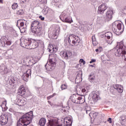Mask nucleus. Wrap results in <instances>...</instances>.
I'll return each instance as SVG.
<instances>
[{"instance_id":"f257e3e1","label":"nucleus","mask_w":126,"mask_h":126,"mask_svg":"<svg viewBox=\"0 0 126 126\" xmlns=\"http://www.w3.org/2000/svg\"><path fill=\"white\" fill-rule=\"evenodd\" d=\"M20 45L23 48L32 50L38 48L39 46L44 45V42L42 40H34L31 38H25L24 40H21Z\"/></svg>"},{"instance_id":"f03ea898","label":"nucleus","mask_w":126,"mask_h":126,"mask_svg":"<svg viewBox=\"0 0 126 126\" xmlns=\"http://www.w3.org/2000/svg\"><path fill=\"white\" fill-rule=\"evenodd\" d=\"M33 111H30L21 116L17 122V126H27L32 123Z\"/></svg>"},{"instance_id":"7ed1b4c3","label":"nucleus","mask_w":126,"mask_h":126,"mask_svg":"<svg viewBox=\"0 0 126 126\" xmlns=\"http://www.w3.org/2000/svg\"><path fill=\"white\" fill-rule=\"evenodd\" d=\"M107 11L106 13V21H110V20H112L113 19V14H114V11H113V9L111 7L108 8L107 6L106 3H102L98 7L97 12L98 14H103L104 12H105V10Z\"/></svg>"},{"instance_id":"20e7f679","label":"nucleus","mask_w":126,"mask_h":126,"mask_svg":"<svg viewBox=\"0 0 126 126\" xmlns=\"http://www.w3.org/2000/svg\"><path fill=\"white\" fill-rule=\"evenodd\" d=\"M116 57H122L124 53H126V46L124 45V42L121 41L117 43V47L112 49Z\"/></svg>"},{"instance_id":"39448f33","label":"nucleus","mask_w":126,"mask_h":126,"mask_svg":"<svg viewBox=\"0 0 126 126\" xmlns=\"http://www.w3.org/2000/svg\"><path fill=\"white\" fill-rule=\"evenodd\" d=\"M31 29L32 33L34 35H41L42 32V26L41 23L38 21H33L31 22Z\"/></svg>"},{"instance_id":"423d86ee","label":"nucleus","mask_w":126,"mask_h":126,"mask_svg":"<svg viewBox=\"0 0 126 126\" xmlns=\"http://www.w3.org/2000/svg\"><path fill=\"white\" fill-rule=\"evenodd\" d=\"M112 30L116 35H121L122 32L125 30V26L121 23H119L118 21H116L112 23Z\"/></svg>"},{"instance_id":"0eeeda50","label":"nucleus","mask_w":126,"mask_h":126,"mask_svg":"<svg viewBox=\"0 0 126 126\" xmlns=\"http://www.w3.org/2000/svg\"><path fill=\"white\" fill-rule=\"evenodd\" d=\"M56 62L53 61L52 59L49 60V62L45 65V67L47 71H53L56 68Z\"/></svg>"},{"instance_id":"6e6552de","label":"nucleus","mask_w":126,"mask_h":126,"mask_svg":"<svg viewBox=\"0 0 126 126\" xmlns=\"http://www.w3.org/2000/svg\"><path fill=\"white\" fill-rule=\"evenodd\" d=\"M62 125H59V119L58 118H53L48 120L46 126H62Z\"/></svg>"},{"instance_id":"1a4fd4ad","label":"nucleus","mask_w":126,"mask_h":126,"mask_svg":"<svg viewBox=\"0 0 126 126\" xmlns=\"http://www.w3.org/2000/svg\"><path fill=\"white\" fill-rule=\"evenodd\" d=\"M32 71V70H31V69H28L26 72L22 76L23 80L26 82L28 81V79H29V76H31Z\"/></svg>"},{"instance_id":"9d476101","label":"nucleus","mask_w":126,"mask_h":126,"mask_svg":"<svg viewBox=\"0 0 126 126\" xmlns=\"http://www.w3.org/2000/svg\"><path fill=\"white\" fill-rule=\"evenodd\" d=\"M72 35V43L74 46H78L79 43H80V38L74 34Z\"/></svg>"},{"instance_id":"9b49d317","label":"nucleus","mask_w":126,"mask_h":126,"mask_svg":"<svg viewBox=\"0 0 126 126\" xmlns=\"http://www.w3.org/2000/svg\"><path fill=\"white\" fill-rule=\"evenodd\" d=\"M8 122V117H6L4 115H1L0 116V125L4 126L6 125Z\"/></svg>"},{"instance_id":"f8f14e48","label":"nucleus","mask_w":126,"mask_h":126,"mask_svg":"<svg viewBox=\"0 0 126 126\" xmlns=\"http://www.w3.org/2000/svg\"><path fill=\"white\" fill-rule=\"evenodd\" d=\"M26 102H27V99L25 97L18 99L17 101V105L20 106V107H22V106L26 105Z\"/></svg>"},{"instance_id":"ddd939ff","label":"nucleus","mask_w":126,"mask_h":126,"mask_svg":"<svg viewBox=\"0 0 126 126\" xmlns=\"http://www.w3.org/2000/svg\"><path fill=\"white\" fill-rule=\"evenodd\" d=\"M25 93H26V92L25 91V88L23 86L20 87L18 91V95H20V96H23V95H25Z\"/></svg>"},{"instance_id":"4468645a","label":"nucleus","mask_w":126,"mask_h":126,"mask_svg":"<svg viewBox=\"0 0 126 126\" xmlns=\"http://www.w3.org/2000/svg\"><path fill=\"white\" fill-rule=\"evenodd\" d=\"M27 61L30 64H31V63L35 64V63L37 62V59L35 57H30V58H28Z\"/></svg>"},{"instance_id":"2eb2a0df","label":"nucleus","mask_w":126,"mask_h":126,"mask_svg":"<svg viewBox=\"0 0 126 126\" xmlns=\"http://www.w3.org/2000/svg\"><path fill=\"white\" fill-rule=\"evenodd\" d=\"M114 88L115 89H116L119 93H123L124 92V88L120 85H115L114 86Z\"/></svg>"},{"instance_id":"dca6fc26","label":"nucleus","mask_w":126,"mask_h":126,"mask_svg":"<svg viewBox=\"0 0 126 126\" xmlns=\"http://www.w3.org/2000/svg\"><path fill=\"white\" fill-rule=\"evenodd\" d=\"M112 36H113V33L110 32H106L105 34L101 35V38H107V39H111Z\"/></svg>"},{"instance_id":"f3484780","label":"nucleus","mask_w":126,"mask_h":126,"mask_svg":"<svg viewBox=\"0 0 126 126\" xmlns=\"http://www.w3.org/2000/svg\"><path fill=\"white\" fill-rule=\"evenodd\" d=\"M93 99L94 101H98L100 99V96H99V93L95 92H94L93 95Z\"/></svg>"},{"instance_id":"a211bd4d","label":"nucleus","mask_w":126,"mask_h":126,"mask_svg":"<svg viewBox=\"0 0 126 126\" xmlns=\"http://www.w3.org/2000/svg\"><path fill=\"white\" fill-rule=\"evenodd\" d=\"M38 124L40 126H45V125H46V119L41 118L39 121Z\"/></svg>"},{"instance_id":"6ab92c4d","label":"nucleus","mask_w":126,"mask_h":126,"mask_svg":"<svg viewBox=\"0 0 126 126\" xmlns=\"http://www.w3.org/2000/svg\"><path fill=\"white\" fill-rule=\"evenodd\" d=\"M67 54H69L70 55H71V52L70 51H64L63 54H62V56L63 57V58H64V59H65L66 60H67V59H68V55H67Z\"/></svg>"},{"instance_id":"aec40b11","label":"nucleus","mask_w":126,"mask_h":126,"mask_svg":"<svg viewBox=\"0 0 126 126\" xmlns=\"http://www.w3.org/2000/svg\"><path fill=\"white\" fill-rule=\"evenodd\" d=\"M67 16V15L64 13V12H63L62 13L61 15L60 16V19H61V20H62V21H64V19H65V18H66Z\"/></svg>"},{"instance_id":"412c9836","label":"nucleus","mask_w":126,"mask_h":126,"mask_svg":"<svg viewBox=\"0 0 126 126\" xmlns=\"http://www.w3.org/2000/svg\"><path fill=\"white\" fill-rule=\"evenodd\" d=\"M64 21H63V22H66V23H71L72 22V19L70 17H67L64 19Z\"/></svg>"},{"instance_id":"4be33fe9","label":"nucleus","mask_w":126,"mask_h":126,"mask_svg":"<svg viewBox=\"0 0 126 126\" xmlns=\"http://www.w3.org/2000/svg\"><path fill=\"white\" fill-rule=\"evenodd\" d=\"M0 69L2 70V71H4V73L6 74L8 72L7 71V68L6 67V66L5 65H2L0 66Z\"/></svg>"},{"instance_id":"5701e85b","label":"nucleus","mask_w":126,"mask_h":126,"mask_svg":"<svg viewBox=\"0 0 126 126\" xmlns=\"http://www.w3.org/2000/svg\"><path fill=\"white\" fill-rule=\"evenodd\" d=\"M22 20H19L17 22V26H18V24H20V28H21L24 26V22H22Z\"/></svg>"},{"instance_id":"b1692460","label":"nucleus","mask_w":126,"mask_h":126,"mask_svg":"<svg viewBox=\"0 0 126 126\" xmlns=\"http://www.w3.org/2000/svg\"><path fill=\"white\" fill-rule=\"evenodd\" d=\"M89 80L90 82H93L95 80V76H93L91 74L89 75Z\"/></svg>"},{"instance_id":"393cba45","label":"nucleus","mask_w":126,"mask_h":126,"mask_svg":"<svg viewBox=\"0 0 126 126\" xmlns=\"http://www.w3.org/2000/svg\"><path fill=\"white\" fill-rule=\"evenodd\" d=\"M27 26H26V27H22L20 28V27H19V28L20 30L21 33H25V32H26V30H27Z\"/></svg>"},{"instance_id":"a878e982","label":"nucleus","mask_w":126,"mask_h":126,"mask_svg":"<svg viewBox=\"0 0 126 126\" xmlns=\"http://www.w3.org/2000/svg\"><path fill=\"white\" fill-rule=\"evenodd\" d=\"M18 7V4L17 3H14L12 5V9H16Z\"/></svg>"},{"instance_id":"bb28decb","label":"nucleus","mask_w":126,"mask_h":126,"mask_svg":"<svg viewBox=\"0 0 126 126\" xmlns=\"http://www.w3.org/2000/svg\"><path fill=\"white\" fill-rule=\"evenodd\" d=\"M47 50L48 52H49V53H54V51H52V50H54V47H53V46H50V47H49L48 48H47Z\"/></svg>"},{"instance_id":"cd10ccee","label":"nucleus","mask_w":126,"mask_h":126,"mask_svg":"<svg viewBox=\"0 0 126 126\" xmlns=\"http://www.w3.org/2000/svg\"><path fill=\"white\" fill-rule=\"evenodd\" d=\"M24 13V12H23V10L20 9L17 11V14L18 15H22Z\"/></svg>"},{"instance_id":"c85d7f7f","label":"nucleus","mask_w":126,"mask_h":126,"mask_svg":"<svg viewBox=\"0 0 126 126\" xmlns=\"http://www.w3.org/2000/svg\"><path fill=\"white\" fill-rule=\"evenodd\" d=\"M3 43L4 44H6L7 46H10V45H11V42L8 40V39L3 41Z\"/></svg>"},{"instance_id":"c756f323","label":"nucleus","mask_w":126,"mask_h":126,"mask_svg":"<svg viewBox=\"0 0 126 126\" xmlns=\"http://www.w3.org/2000/svg\"><path fill=\"white\" fill-rule=\"evenodd\" d=\"M72 34H71L69 35V36L68 37V42L69 44H70L71 43V41L72 42Z\"/></svg>"},{"instance_id":"7c9ffc66","label":"nucleus","mask_w":126,"mask_h":126,"mask_svg":"<svg viewBox=\"0 0 126 126\" xmlns=\"http://www.w3.org/2000/svg\"><path fill=\"white\" fill-rule=\"evenodd\" d=\"M123 58V59L124 60V62L126 63V50H125V53H123V55L122 56Z\"/></svg>"},{"instance_id":"2f4dec72","label":"nucleus","mask_w":126,"mask_h":126,"mask_svg":"<svg viewBox=\"0 0 126 126\" xmlns=\"http://www.w3.org/2000/svg\"><path fill=\"white\" fill-rule=\"evenodd\" d=\"M1 107L2 109L3 108V107H6V100H4L2 101Z\"/></svg>"},{"instance_id":"473e14b6","label":"nucleus","mask_w":126,"mask_h":126,"mask_svg":"<svg viewBox=\"0 0 126 126\" xmlns=\"http://www.w3.org/2000/svg\"><path fill=\"white\" fill-rule=\"evenodd\" d=\"M62 90H64V89H66L67 88V86L65 84H63L61 86Z\"/></svg>"},{"instance_id":"72a5a7b5","label":"nucleus","mask_w":126,"mask_h":126,"mask_svg":"<svg viewBox=\"0 0 126 126\" xmlns=\"http://www.w3.org/2000/svg\"><path fill=\"white\" fill-rule=\"evenodd\" d=\"M121 122H126V116L122 115L120 118Z\"/></svg>"},{"instance_id":"f704fd0d","label":"nucleus","mask_w":126,"mask_h":126,"mask_svg":"<svg viewBox=\"0 0 126 126\" xmlns=\"http://www.w3.org/2000/svg\"><path fill=\"white\" fill-rule=\"evenodd\" d=\"M56 93H54L52 95H50L49 96L47 97V100H50V99H51V98H53V97H55V96H56Z\"/></svg>"},{"instance_id":"c9c22d12","label":"nucleus","mask_w":126,"mask_h":126,"mask_svg":"<svg viewBox=\"0 0 126 126\" xmlns=\"http://www.w3.org/2000/svg\"><path fill=\"white\" fill-rule=\"evenodd\" d=\"M66 126H71V125L72 124V121H71V119L70 120V123L68 124V122L66 121Z\"/></svg>"},{"instance_id":"e433bc0d","label":"nucleus","mask_w":126,"mask_h":126,"mask_svg":"<svg viewBox=\"0 0 126 126\" xmlns=\"http://www.w3.org/2000/svg\"><path fill=\"white\" fill-rule=\"evenodd\" d=\"M60 34V29L56 30L55 32V36H58Z\"/></svg>"},{"instance_id":"4c0bfd02","label":"nucleus","mask_w":126,"mask_h":126,"mask_svg":"<svg viewBox=\"0 0 126 126\" xmlns=\"http://www.w3.org/2000/svg\"><path fill=\"white\" fill-rule=\"evenodd\" d=\"M52 52H54V53H57L58 52V47L54 48V49L52 50Z\"/></svg>"},{"instance_id":"58836bf2","label":"nucleus","mask_w":126,"mask_h":126,"mask_svg":"<svg viewBox=\"0 0 126 126\" xmlns=\"http://www.w3.org/2000/svg\"><path fill=\"white\" fill-rule=\"evenodd\" d=\"M39 19H40V20H42V21L45 20V17L42 16H39Z\"/></svg>"},{"instance_id":"ea45409f","label":"nucleus","mask_w":126,"mask_h":126,"mask_svg":"<svg viewBox=\"0 0 126 126\" xmlns=\"http://www.w3.org/2000/svg\"><path fill=\"white\" fill-rule=\"evenodd\" d=\"M107 122H109V124H112V118H109L107 120Z\"/></svg>"},{"instance_id":"a19ab883","label":"nucleus","mask_w":126,"mask_h":126,"mask_svg":"<svg viewBox=\"0 0 126 126\" xmlns=\"http://www.w3.org/2000/svg\"><path fill=\"white\" fill-rule=\"evenodd\" d=\"M74 99H72V101L73 102V103H75L76 104H77V101H76V100H75V98H74V97H73Z\"/></svg>"},{"instance_id":"79ce46f5","label":"nucleus","mask_w":126,"mask_h":126,"mask_svg":"<svg viewBox=\"0 0 126 126\" xmlns=\"http://www.w3.org/2000/svg\"><path fill=\"white\" fill-rule=\"evenodd\" d=\"M95 62H96V60L92 59L91 61L90 62V63H95Z\"/></svg>"},{"instance_id":"37998d69","label":"nucleus","mask_w":126,"mask_h":126,"mask_svg":"<svg viewBox=\"0 0 126 126\" xmlns=\"http://www.w3.org/2000/svg\"><path fill=\"white\" fill-rule=\"evenodd\" d=\"M98 114V112H95L93 114V117H97V115Z\"/></svg>"},{"instance_id":"c03bdc74","label":"nucleus","mask_w":126,"mask_h":126,"mask_svg":"<svg viewBox=\"0 0 126 126\" xmlns=\"http://www.w3.org/2000/svg\"><path fill=\"white\" fill-rule=\"evenodd\" d=\"M62 63L63 64V68H65V63H64L63 61H62Z\"/></svg>"},{"instance_id":"a18cd8bd","label":"nucleus","mask_w":126,"mask_h":126,"mask_svg":"<svg viewBox=\"0 0 126 126\" xmlns=\"http://www.w3.org/2000/svg\"><path fill=\"white\" fill-rule=\"evenodd\" d=\"M48 103L49 104H50V106H51V107H53V106H54V104L53 103H52L51 101H48Z\"/></svg>"},{"instance_id":"49530a36","label":"nucleus","mask_w":126,"mask_h":126,"mask_svg":"<svg viewBox=\"0 0 126 126\" xmlns=\"http://www.w3.org/2000/svg\"><path fill=\"white\" fill-rule=\"evenodd\" d=\"M82 92L83 93H84L86 92V90H85V89H83L82 90Z\"/></svg>"},{"instance_id":"de8ad7c7","label":"nucleus","mask_w":126,"mask_h":126,"mask_svg":"<svg viewBox=\"0 0 126 126\" xmlns=\"http://www.w3.org/2000/svg\"><path fill=\"white\" fill-rule=\"evenodd\" d=\"M77 100H79V101H80V100H82V97H79L77 98Z\"/></svg>"},{"instance_id":"09e8293b","label":"nucleus","mask_w":126,"mask_h":126,"mask_svg":"<svg viewBox=\"0 0 126 126\" xmlns=\"http://www.w3.org/2000/svg\"><path fill=\"white\" fill-rule=\"evenodd\" d=\"M84 62V60L81 59L80 60V63H83Z\"/></svg>"},{"instance_id":"8fccbe9b","label":"nucleus","mask_w":126,"mask_h":126,"mask_svg":"<svg viewBox=\"0 0 126 126\" xmlns=\"http://www.w3.org/2000/svg\"><path fill=\"white\" fill-rule=\"evenodd\" d=\"M0 3H3V0H0Z\"/></svg>"},{"instance_id":"3c124183","label":"nucleus","mask_w":126,"mask_h":126,"mask_svg":"<svg viewBox=\"0 0 126 126\" xmlns=\"http://www.w3.org/2000/svg\"><path fill=\"white\" fill-rule=\"evenodd\" d=\"M95 52L96 53H98V52H99V49H95Z\"/></svg>"},{"instance_id":"603ef678","label":"nucleus","mask_w":126,"mask_h":126,"mask_svg":"<svg viewBox=\"0 0 126 126\" xmlns=\"http://www.w3.org/2000/svg\"><path fill=\"white\" fill-rule=\"evenodd\" d=\"M22 2H26V0H22Z\"/></svg>"},{"instance_id":"864d4df0","label":"nucleus","mask_w":126,"mask_h":126,"mask_svg":"<svg viewBox=\"0 0 126 126\" xmlns=\"http://www.w3.org/2000/svg\"><path fill=\"white\" fill-rule=\"evenodd\" d=\"M90 66H91V67H94V65L93 64L90 65Z\"/></svg>"},{"instance_id":"5fc2aeb1","label":"nucleus","mask_w":126,"mask_h":126,"mask_svg":"<svg viewBox=\"0 0 126 126\" xmlns=\"http://www.w3.org/2000/svg\"><path fill=\"white\" fill-rule=\"evenodd\" d=\"M85 63H86L85 61H84V62H83V64H85Z\"/></svg>"},{"instance_id":"6e6d98bb","label":"nucleus","mask_w":126,"mask_h":126,"mask_svg":"<svg viewBox=\"0 0 126 126\" xmlns=\"http://www.w3.org/2000/svg\"><path fill=\"white\" fill-rule=\"evenodd\" d=\"M93 44L94 45V40H93V38H92Z\"/></svg>"},{"instance_id":"4d7b16f0","label":"nucleus","mask_w":126,"mask_h":126,"mask_svg":"<svg viewBox=\"0 0 126 126\" xmlns=\"http://www.w3.org/2000/svg\"><path fill=\"white\" fill-rule=\"evenodd\" d=\"M88 112H89V111H86V114H88Z\"/></svg>"},{"instance_id":"13d9d810","label":"nucleus","mask_w":126,"mask_h":126,"mask_svg":"<svg viewBox=\"0 0 126 126\" xmlns=\"http://www.w3.org/2000/svg\"><path fill=\"white\" fill-rule=\"evenodd\" d=\"M107 61H110V60L108 59V60H107Z\"/></svg>"},{"instance_id":"bf43d9fd","label":"nucleus","mask_w":126,"mask_h":126,"mask_svg":"<svg viewBox=\"0 0 126 126\" xmlns=\"http://www.w3.org/2000/svg\"><path fill=\"white\" fill-rule=\"evenodd\" d=\"M69 121V119H68V122Z\"/></svg>"},{"instance_id":"052dcab7","label":"nucleus","mask_w":126,"mask_h":126,"mask_svg":"<svg viewBox=\"0 0 126 126\" xmlns=\"http://www.w3.org/2000/svg\"><path fill=\"white\" fill-rule=\"evenodd\" d=\"M89 116H90V114H89Z\"/></svg>"}]
</instances>
